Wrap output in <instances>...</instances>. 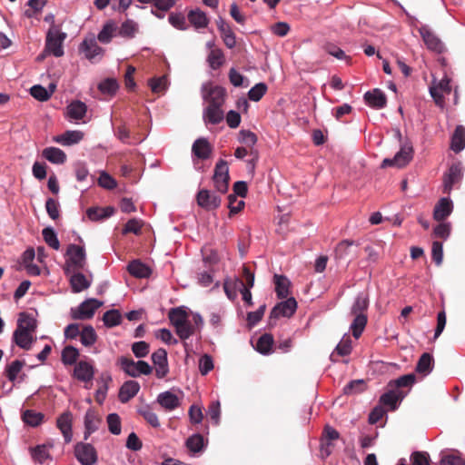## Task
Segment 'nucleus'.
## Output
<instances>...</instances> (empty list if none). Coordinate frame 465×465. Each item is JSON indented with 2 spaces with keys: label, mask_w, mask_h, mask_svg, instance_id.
I'll return each instance as SVG.
<instances>
[{
  "label": "nucleus",
  "mask_w": 465,
  "mask_h": 465,
  "mask_svg": "<svg viewBox=\"0 0 465 465\" xmlns=\"http://www.w3.org/2000/svg\"><path fill=\"white\" fill-rule=\"evenodd\" d=\"M67 35L62 32L61 25L50 26L46 34L45 51L55 57H61L64 55L63 43Z\"/></svg>",
  "instance_id": "1"
},
{
  "label": "nucleus",
  "mask_w": 465,
  "mask_h": 465,
  "mask_svg": "<svg viewBox=\"0 0 465 465\" xmlns=\"http://www.w3.org/2000/svg\"><path fill=\"white\" fill-rule=\"evenodd\" d=\"M66 256L65 274H69L71 272L81 271L84 268L86 264V255L84 247L70 244L67 248Z\"/></svg>",
  "instance_id": "2"
},
{
  "label": "nucleus",
  "mask_w": 465,
  "mask_h": 465,
  "mask_svg": "<svg viewBox=\"0 0 465 465\" xmlns=\"http://www.w3.org/2000/svg\"><path fill=\"white\" fill-rule=\"evenodd\" d=\"M117 363L121 369L131 377H138L141 374L149 375L152 373V367L144 361H134L132 358L122 356Z\"/></svg>",
  "instance_id": "3"
},
{
  "label": "nucleus",
  "mask_w": 465,
  "mask_h": 465,
  "mask_svg": "<svg viewBox=\"0 0 465 465\" xmlns=\"http://www.w3.org/2000/svg\"><path fill=\"white\" fill-rule=\"evenodd\" d=\"M74 456L82 465H94L98 460L97 451L90 443H76Z\"/></svg>",
  "instance_id": "4"
},
{
  "label": "nucleus",
  "mask_w": 465,
  "mask_h": 465,
  "mask_svg": "<svg viewBox=\"0 0 465 465\" xmlns=\"http://www.w3.org/2000/svg\"><path fill=\"white\" fill-rule=\"evenodd\" d=\"M213 179L219 193H225L228 191L230 176L226 161L220 160L216 163Z\"/></svg>",
  "instance_id": "5"
},
{
  "label": "nucleus",
  "mask_w": 465,
  "mask_h": 465,
  "mask_svg": "<svg viewBox=\"0 0 465 465\" xmlns=\"http://www.w3.org/2000/svg\"><path fill=\"white\" fill-rule=\"evenodd\" d=\"M102 304L103 302L96 299H88L83 302L76 309L72 310V317L75 320L91 319Z\"/></svg>",
  "instance_id": "6"
},
{
  "label": "nucleus",
  "mask_w": 465,
  "mask_h": 465,
  "mask_svg": "<svg viewBox=\"0 0 465 465\" xmlns=\"http://www.w3.org/2000/svg\"><path fill=\"white\" fill-rule=\"evenodd\" d=\"M413 155V148L410 143H404L401 150L395 154L392 159L386 158L383 160L381 166H405L411 159Z\"/></svg>",
  "instance_id": "7"
},
{
  "label": "nucleus",
  "mask_w": 465,
  "mask_h": 465,
  "mask_svg": "<svg viewBox=\"0 0 465 465\" xmlns=\"http://www.w3.org/2000/svg\"><path fill=\"white\" fill-rule=\"evenodd\" d=\"M463 176L462 167L460 163H452L443 176V193H450L456 183H459Z\"/></svg>",
  "instance_id": "8"
},
{
  "label": "nucleus",
  "mask_w": 465,
  "mask_h": 465,
  "mask_svg": "<svg viewBox=\"0 0 465 465\" xmlns=\"http://www.w3.org/2000/svg\"><path fill=\"white\" fill-rule=\"evenodd\" d=\"M340 438V433L337 430L330 425H326L323 429L321 438V451L322 454L328 457L331 454L334 444L333 441Z\"/></svg>",
  "instance_id": "9"
},
{
  "label": "nucleus",
  "mask_w": 465,
  "mask_h": 465,
  "mask_svg": "<svg viewBox=\"0 0 465 465\" xmlns=\"http://www.w3.org/2000/svg\"><path fill=\"white\" fill-rule=\"evenodd\" d=\"M198 205L208 211L218 208L221 204V197L206 189H202L196 195Z\"/></svg>",
  "instance_id": "10"
},
{
  "label": "nucleus",
  "mask_w": 465,
  "mask_h": 465,
  "mask_svg": "<svg viewBox=\"0 0 465 465\" xmlns=\"http://www.w3.org/2000/svg\"><path fill=\"white\" fill-rule=\"evenodd\" d=\"M419 32L428 49L438 54L443 52L444 45L442 44L440 39L428 26H421L419 29Z\"/></svg>",
  "instance_id": "11"
},
{
  "label": "nucleus",
  "mask_w": 465,
  "mask_h": 465,
  "mask_svg": "<svg viewBox=\"0 0 465 465\" xmlns=\"http://www.w3.org/2000/svg\"><path fill=\"white\" fill-rule=\"evenodd\" d=\"M407 393L408 391L403 390L389 388V391L381 396L380 403L388 406L391 411H395L398 408V403L406 397Z\"/></svg>",
  "instance_id": "12"
},
{
  "label": "nucleus",
  "mask_w": 465,
  "mask_h": 465,
  "mask_svg": "<svg viewBox=\"0 0 465 465\" xmlns=\"http://www.w3.org/2000/svg\"><path fill=\"white\" fill-rule=\"evenodd\" d=\"M152 361L155 365V375L159 379L164 378L168 371L167 351L160 348L152 354Z\"/></svg>",
  "instance_id": "13"
},
{
  "label": "nucleus",
  "mask_w": 465,
  "mask_h": 465,
  "mask_svg": "<svg viewBox=\"0 0 465 465\" xmlns=\"http://www.w3.org/2000/svg\"><path fill=\"white\" fill-rule=\"evenodd\" d=\"M297 308V302L294 298H289L284 302L276 304L270 313L271 319H278L281 316L290 317L292 316Z\"/></svg>",
  "instance_id": "14"
},
{
  "label": "nucleus",
  "mask_w": 465,
  "mask_h": 465,
  "mask_svg": "<svg viewBox=\"0 0 465 465\" xmlns=\"http://www.w3.org/2000/svg\"><path fill=\"white\" fill-rule=\"evenodd\" d=\"M94 375V369L92 364L87 361H81L75 364L74 370V377L86 384L92 382ZM89 389L88 385H85Z\"/></svg>",
  "instance_id": "15"
},
{
  "label": "nucleus",
  "mask_w": 465,
  "mask_h": 465,
  "mask_svg": "<svg viewBox=\"0 0 465 465\" xmlns=\"http://www.w3.org/2000/svg\"><path fill=\"white\" fill-rule=\"evenodd\" d=\"M72 420L73 416L70 411L62 413L56 420V426L61 430L66 443L72 440Z\"/></svg>",
  "instance_id": "16"
},
{
  "label": "nucleus",
  "mask_w": 465,
  "mask_h": 465,
  "mask_svg": "<svg viewBox=\"0 0 465 465\" xmlns=\"http://www.w3.org/2000/svg\"><path fill=\"white\" fill-rule=\"evenodd\" d=\"M226 91L221 86H213L209 92L203 95L204 100L209 106H222L225 101Z\"/></svg>",
  "instance_id": "17"
},
{
  "label": "nucleus",
  "mask_w": 465,
  "mask_h": 465,
  "mask_svg": "<svg viewBox=\"0 0 465 465\" xmlns=\"http://www.w3.org/2000/svg\"><path fill=\"white\" fill-rule=\"evenodd\" d=\"M102 419L98 412L93 409H89L84 416V439L87 440L88 436L99 429Z\"/></svg>",
  "instance_id": "18"
},
{
  "label": "nucleus",
  "mask_w": 465,
  "mask_h": 465,
  "mask_svg": "<svg viewBox=\"0 0 465 465\" xmlns=\"http://www.w3.org/2000/svg\"><path fill=\"white\" fill-rule=\"evenodd\" d=\"M80 49L90 61L94 60L97 56H102L104 54V49L97 45L94 38L84 39L81 44Z\"/></svg>",
  "instance_id": "19"
},
{
  "label": "nucleus",
  "mask_w": 465,
  "mask_h": 465,
  "mask_svg": "<svg viewBox=\"0 0 465 465\" xmlns=\"http://www.w3.org/2000/svg\"><path fill=\"white\" fill-rule=\"evenodd\" d=\"M452 209L451 200L441 198L434 207L433 218L438 222H442L452 213Z\"/></svg>",
  "instance_id": "20"
},
{
  "label": "nucleus",
  "mask_w": 465,
  "mask_h": 465,
  "mask_svg": "<svg viewBox=\"0 0 465 465\" xmlns=\"http://www.w3.org/2000/svg\"><path fill=\"white\" fill-rule=\"evenodd\" d=\"M140 390V385L135 381H125L120 388L119 391V401L122 403L128 402L132 398H134Z\"/></svg>",
  "instance_id": "21"
},
{
  "label": "nucleus",
  "mask_w": 465,
  "mask_h": 465,
  "mask_svg": "<svg viewBox=\"0 0 465 465\" xmlns=\"http://www.w3.org/2000/svg\"><path fill=\"white\" fill-rule=\"evenodd\" d=\"M13 342L23 350L31 349L33 342L35 341L33 332L15 330L13 333Z\"/></svg>",
  "instance_id": "22"
},
{
  "label": "nucleus",
  "mask_w": 465,
  "mask_h": 465,
  "mask_svg": "<svg viewBox=\"0 0 465 465\" xmlns=\"http://www.w3.org/2000/svg\"><path fill=\"white\" fill-rule=\"evenodd\" d=\"M67 275L70 277V284L74 292H80L88 289L91 285V281L80 272V271L71 272Z\"/></svg>",
  "instance_id": "23"
},
{
  "label": "nucleus",
  "mask_w": 465,
  "mask_h": 465,
  "mask_svg": "<svg viewBox=\"0 0 465 465\" xmlns=\"http://www.w3.org/2000/svg\"><path fill=\"white\" fill-rule=\"evenodd\" d=\"M187 19L197 30L206 28L209 25V19L206 14L199 8L190 10L187 15Z\"/></svg>",
  "instance_id": "24"
},
{
  "label": "nucleus",
  "mask_w": 465,
  "mask_h": 465,
  "mask_svg": "<svg viewBox=\"0 0 465 465\" xmlns=\"http://www.w3.org/2000/svg\"><path fill=\"white\" fill-rule=\"evenodd\" d=\"M364 99L369 105L378 109L385 107L387 104L386 95L378 88L371 92H367L364 94Z\"/></svg>",
  "instance_id": "25"
},
{
  "label": "nucleus",
  "mask_w": 465,
  "mask_h": 465,
  "mask_svg": "<svg viewBox=\"0 0 465 465\" xmlns=\"http://www.w3.org/2000/svg\"><path fill=\"white\" fill-rule=\"evenodd\" d=\"M193 153L199 159H207L212 153V146L205 138L197 139L192 147Z\"/></svg>",
  "instance_id": "26"
},
{
  "label": "nucleus",
  "mask_w": 465,
  "mask_h": 465,
  "mask_svg": "<svg viewBox=\"0 0 465 465\" xmlns=\"http://www.w3.org/2000/svg\"><path fill=\"white\" fill-rule=\"evenodd\" d=\"M36 328V320L32 315L26 312L19 314L15 330L35 333Z\"/></svg>",
  "instance_id": "27"
},
{
  "label": "nucleus",
  "mask_w": 465,
  "mask_h": 465,
  "mask_svg": "<svg viewBox=\"0 0 465 465\" xmlns=\"http://www.w3.org/2000/svg\"><path fill=\"white\" fill-rule=\"evenodd\" d=\"M224 113L222 106H209L203 111V119L205 123L218 124L223 120Z\"/></svg>",
  "instance_id": "28"
},
{
  "label": "nucleus",
  "mask_w": 465,
  "mask_h": 465,
  "mask_svg": "<svg viewBox=\"0 0 465 465\" xmlns=\"http://www.w3.org/2000/svg\"><path fill=\"white\" fill-rule=\"evenodd\" d=\"M157 402L165 410L173 411L179 407V398L171 391H164L158 395Z\"/></svg>",
  "instance_id": "29"
},
{
  "label": "nucleus",
  "mask_w": 465,
  "mask_h": 465,
  "mask_svg": "<svg viewBox=\"0 0 465 465\" xmlns=\"http://www.w3.org/2000/svg\"><path fill=\"white\" fill-rule=\"evenodd\" d=\"M127 270L131 275L136 278H147L151 274L150 268L139 260L132 261L128 264Z\"/></svg>",
  "instance_id": "30"
},
{
  "label": "nucleus",
  "mask_w": 465,
  "mask_h": 465,
  "mask_svg": "<svg viewBox=\"0 0 465 465\" xmlns=\"http://www.w3.org/2000/svg\"><path fill=\"white\" fill-rule=\"evenodd\" d=\"M275 292L279 299L287 298L290 293L291 282L284 275H274Z\"/></svg>",
  "instance_id": "31"
},
{
  "label": "nucleus",
  "mask_w": 465,
  "mask_h": 465,
  "mask_svg": "<svg viewBox=\"0 0 465 465\" xmlns=\"http://www.w3.org/2000/svg\"><path fill=\"white\" fill-rule=\"evenodd\" d=\"M87 111V107L84 103L81 101H74L71 103L67 108V115L74 120H82Z\"/></svg>",
  "instance_id": "32"
},
{
  "label": "nucleus",
  "mask_w": 465,
  "mask_h": 465,
  "mask_svg": "<svg viewBox=\"0 0 465 465\" xmlns=\"http://www.w3.org/2000/svg\"><path fill=\"white\" fill-rule=\"evenodd\" d=\"M357 247L354 241L343 240L339 242L335 248V259L344 260L352 254L351 247Z\"/></svg>",
  "instance_id": "33"
},
{
  "label": "nucleus",
  "mask_w": 465,
  "mask_h": 465,
  "mask_svg": "<svg viewBox=\"0 0 465 465\" xmlns=\"http://www.w3.org/2000/svg\"><path fill=\"white\" fill-rule=\"evenodd\" d=\"M112 381V378L108 373H102L98 383L99 387L96 390L95 392V401L97 403L102 404L104 401L105 400L107 390H108V383Z\"/></svg>",
  "instance_id": "34"
},
{
  "label": "nucleus",
  "mask_w": 465,
  "mask_h": 465,
  "mask_svg": "<svg viewBox=\"0 0 465 465\" xmlns=\"http://www.w3.org/2000/svg\"><path fill=\"white\" fill-rule=\"evenodd\" d=\"M114 213V208L111 206H107L105 208L100 207H91L87 209L86 214L88 218L92 221H98L102 219H105L113 215Z\"/></svg>",
  "instance_id": "35"
},
{
  "label": "nucleus",
  "mask_w": 465,
  "mask_h": 465,
  "mask_svg": "<svg viewBox=\"0 0 465 465\" xmlns=\"http://www.w3.org/2000/svg\"><path fill=\"white\" fill-rule=\"evenodd\" d=\"M451 149L459 153L465 147V128L458 125L451 137Z\"/></svg>",
  "instance_id": "36"
},
{
  "label": "nucleus",
  "mask_w": 465,
  "mask_h": 465,
  "mask_svg": "<svg viewBox=\"0 0 465 465\" xmlns=\"http://www.w3.org/2000/svg\"><path fill=\"white\" fill-rule=\"evenodd\" d=\"M416 381V376L413 373L402 375L396 380H392L388 383L389 388L394 390H403V388H411Z\"/></svg>",
  "instance_id": "37"
},
{
  "label": "nucleus",
  "mask_w": 465,
  "mask_h": 465,
  "mask_svg": "<svg viewBox=\"0 0 465 465\" xmlns=\"http://www.w3.org/2000/svg\"><path fill=\"white\" fill-rule=\"evenodd\" d=\"M43 156L53 163H64L66 160V154L59 148L48 147L43 151Z\"/></svg>",
  "instance_id": "38"
},
{
  "label": "nucleus",
  "mask_w": 465,
  "mask_h": 465,
  "mask_svg": "<svg viewBox=\"0 0 465 465\" xmlns=\"http://www.w3.org/2000/svg\"><path fill=\"white\" fill-rule=\"evenodd\" d=\"M168 317L174 328L189 321L188 313L183 307L171 309L169 311Z\"/></svg>",
  "instance_id": "39"
},
{
  "label": "nucleus",
  "mask_w": 465,
  "mask_h": 465,
  "mask_svg": "<svg viewBox=\"0 0 465 465\" xmlns=\"http://www.w3.org/2000/svg\"><path fill=\"white\" fill-rule=\"evenodd\" d=\"M25 364V362L24 361L15 360L10 364L6 365L5 375L8 381L15 382Z\"/></svg>",
  "instance_id": "40"
},
{
  "label": "nucleus",
  "mask_w": 465,
  "mask_h": 465,
  "mask_svg": "<svg viewBox=\"0 0 465 465\" xmlns=\"http://www.w3.org/2000/svg\"><path fill=\"white\" fill-rule=\"evenodd\" d=\"M368 307H369L368 295L365 293H360L356 297V299L351 306V313L352 315L366 314Z\"/></svg>",
  "instance_id": "41"
},
{
  "label": "nucleus",
  "mask_w": 465,
  "mask_h": 465,
  "mask_svg": "<svg viewBox=\"0 0 465 465\" xmlns=\"http://www.w3.org/2000/svg\"><path fill=\"white\" fill-rule=\"evenodd\" d=\"M433 365H434L433 357L430 353L424 352L420 357L415 370L419 373L428 374L432 371Z\"/></svg>",
  "instance_id": "42"
},
{
  "label": "nucleus",
  "mask_w": 465,
  "mask_h": 465,
  "mask_svg": "<svg viewBox=\"0 0 465 465\" xmlns=\"http://www.w3.org/2000/svg\"><path fill=\"white\" fill-rule=\"evenodd\" d=\"M274 343V340L272 334L264 333L257 341L255 349L262 354H269L272 352V348Z\"/></svg>",
  "instance_id": "43"
},
{
  "label": "nucleus",
  "mask_w": 465,
  "mask_h": 465,
  "mask_svg": "<svg viewBox=\"0 0 465 465\" xmlns=\"http://www.w3.org/2000/svg\"><path fill=\"white\" fill-rule=\"evenodd\" d=\"M30 453L33 460L39 464H44L46 461L52 460V456L45 446L37 445L30 449Z\"/></svg>",
  "instance_id": "44"
},
{
  "label": "nucleus",
  "mask_w": 465,
  "mask_h": 465,
  "mask_svg": "<svg viewBox=\"0 0 465 465\" xmlns=\"http://www.w3.org/2000/svg\"><path fill=\"white\" fill-rule=\"evenodd\" d=\"M209 66L213 69H219L225 62L224 54L222 49H212L207 56Z\"/></svg>",
  "instance_id": "45"
},
{
  "label": "nucleus",
  "mask_w": 465,
  "mask_h": 465,
  "mask_svg": "<svg viewBox=\"0 0 465 465\" xmlns=\"http://www.w3.org/2000/svg\"><path fill=\"white\" fill-rule=\"evenodd\" d=\"M116 31V25L114 22H107L99 32L97 39L103 44H108L111 42Z\"/></svg>",
  "instance_id": "46"
},
{
  "label": "nucleus",
  "mask_w": 465,
  "mask_h": 465,
  "mask_svg": "<svg viewBox=\"0 0 465 465\" xmlns=\"http://www.w3.org/2000/svg\"><path fill=\"white\" fill-rule=\"evenodd\" d=\"M96 340L97 335L94 327L91 325L84 326L82 331L80 332L81 343L85 347H89L94 344Z\"/></svg>",
  "instance_id": "47"
},
{
  "label": "nucleus",
  "mask_w": 465,
  "mask_h": 465,
  "mask_svg": "<svg viewBox=\"0 0 465 465\" xmlns=\"http://www.w3.org/2000/svg\"><path fill=\"white\" fill-rule=\"evenodd\" d=\"M354 320L351 325V330L354 338L358 339L364 331L367 324V314L353 315Z\"/></svg>",
  "instance_id": "48"
},
{
  "label": "nucleus",
  "mask_w": 465,
  "mask_h": 465,
  "mask_svg": "<svg viewBox=\"0 0 465 465\" xmlns=\"http://www.w3.org/2000/svg\"><path fill=\"white\" fill-rule=\"evenodd\" d=\"M79 357V351L74 346H65L62 351L61 360L64 365L76 364V361Z\"/></svg>",
  "instance_id": "49"
},
{
  "label": "nucleus",
  "mask_w": 465,
  "mask_h": 465,
  "mask_svg": "<svg viewBox=\"0 0 465 465\" xmlns=\"http://www.w3.org/2000/svg\"><path fill=\"white\" fill-rule=\"evenodd\" d=\"M83 137L84 134L81 131H66L56 141L64 145H71L79 143Z\"/></svg>",
  "instance_id": "50"
},
{
  "label": "nucleus",
  "mask_w": 465,
  "mask_h": 465,
  "mask_svg": "<svg viewBox=\"0 0 465 465\" xmlns=\"http://www.w3.org/2000/svg\"><path fill=\"white\" fill-rule=\"evenodd\" d=\"M138 412L152 427L158 428L160 426L158 416L150 406L141 407Z\"/></svg>",
  "instance_id": "51"
},
{
  "label": "nucleus",
  "mask_w": 465,
  "mask_h": 465,
  "mask_svg": "<svg viewBox=\"0 0 465 465\" xmlns=\"http://www.w3.org/2000/svg\"><path fill=\"white\" fill-rule=\"evenodd\" d=\"M138 31V25L131 20L124 21L119 29V35L123 37L133 38Z\"/></svg>",
  "instance_id": "52"
},
{
  "label": "nucleus",
  "mask_w": 465,
  "mask_h": 465,
  "mask_svg": "<svg viewBox=\"0 0 465 465\" xmlns=\"http://www.w3.org/2000/svg\"><path fill=\"white\" fill-rule=\"evenodd\" d=\"M103 321L105 326L112 328L121 323L122 315L118 310H110L104 312Z\"/></svg>",
  "instance_id": "53"
},
{
  "label": "nucleus",
  "mask_w": 465,
  "mask_h": 465,
  "mask_svg": "<svg viewBox=\"0 0 465 465\" xmlns=\"http://www.w3.org/2000/svg\"><path fill=\"white\" fill-rule=\"evenodd\" d=\"M44 415L40 412H36L32 410H26L23 413V420L25 423L32 426L36 427L40 425L43 421Z\"/></svg>",
  "instance_id": "54"
},
{
  "label": "nucleus",
  "mask_w": 465,
  "mask_h": 465,
  "mask_svg": "<svg viewBox=\"0 0 465 465\" xmlns=\"http://www.w3.org/2000/svg\"><path fill=\"white\" fill-rule=\"evenodd\" d=\"M43 238L46 244L54 250L60 248V242L54 229L47 227L42 232Z\"/></svg>",
  "instance_id": "55"
},
{
  "label": "nucleus",
  "mask_w": 465,
  "mask_h": 465,
  "mask_svg": "<svg viewBox=\"0 0 465 465\" xmlns=\"http://www.w3.org/2000/svg\"><path fill=\"white\" fill-rule=\"evenodd\" d=\"M175 332L181 340L185 341L195 333V327L193 325L192 322L188 321L175 327Z\"/></svg>",
  "instance_id": "56"
},
{
  "label": "nucleus",
  "mask_w": 465,
  "mask_h": 465,
  "mask_svg": "<svg viewBox=\"0 0 465 465\" xmlns=\"http://www.w3.org/2000/svg\"><path fill=\"white\" fill-rule=\"evenodd\" d=\"M115 135L121 142H123L124 143H128V144H134V143H141L143 141V139L137 138V139H135L134 142H130L131 133L124 124L119 125L116 128Z\"/></svg>",
  "instance_id": "57"
},
{
  "label": "nucleus",
  "mask_w": 465,
  "mask_h": 465,
  "mask_svg": "<svg viewBox=\"0 0 465 465\" xmlns=\"http://www.w3.org/2000/svg\"><path fill=\"white\" fill-rule=\"evenodd\" d=\"M185 445L191 451L199 452L203 448V437L198 433L193 434L187 439Z\"/></svg>",
  "instance_id": "58"
},
{
  "label": "nucleus",
  "mask_w": 465,
  "mask_h": 465,
  "mask_svg": "<svg viewBox=\"0 0 465 465\" xmlns=\"http://www.w3.org/2000/svg\"><path fill=\"white\" fill-rule=\"evenodd\" d=\"M240 282H242V281H240L239 279L235 280H225L223 282V290L226 293L227 297L230 300H233L237 296L236 290L237 288L240 289Z\"/></svg>",
  "instance_id": "59"
},
{
  "label": "nucleus",
  "mask_w": 465,
  "mask_h": 465,
  "mask_svg": "<svg viewBox=\"0 0 465 465\" xmlns=\"http://www.w3.org/2000/svg\"><path fill=\"white\" fill-rule=\"evenodd\" d=\"M106 421L108 430L112 434L119 435L121 433V418L117 413H110Z\"/></svg>",
  "instance_id": "60"
},
{
  "label": "nucleus",
  "mask_w": 465,
  "mask_h": 465,
  "mask_svg": "<svg viewBox=\"0 0 465 465\" xmlns=\"http://www.w3.org/2000/svg\"><path fill=\"white\" fill-rule=\"evenodd\" d=\"M266 91L267 85L263 83H259L250 89L248 93L249 99L258 102L265 94Z\"/></svg>",
  "instance_id": "61"
},
{
  "label": "nucleus",
  "mask_w": 465,
  "mask_h": 465,
  "mask_svg": "<svg viewBox=\"0 0 465 465\" xmlns=\"http://www.w3.org/2000/svg\"><path fill=\"white\" fill-rule=\"evenodd\" d=\"M31 95L41 102L47 101L51 97V93L46 88L40 84L34 85L30 89Z\"/></svg>",
  "instance_id": "62"
},
{
  "label": "nucleus",
  "mask_w": 465,
  "mask_h": 465,
  "mask_svg": "<svg viewBox=\"0 0 465 465\" xmlns=\"http://www.w3.org/2000/svg\"><path fill=\"white\" fill-rule=\"evenodd\" d=\"M411 465H430V455L425 451H414L411 455Z\"/></svg>",
  "instance_id": "63"
},
{
  "label": "nucleus",
  "mask_w": 465,
  "mask_h": 465,
  "mask_svg": "<svg viewBox=\"0 0 465 465\" xmlns=\"http://www.w3.org/2000/svg\"><path fill=\"white\" fill-rule=\"evenodd\" d=\"M440 465H465L464 460L457 454H445L442 455Z\"/></svg>",
  "instance_id": "64"
}]
</instances>
